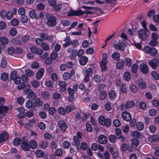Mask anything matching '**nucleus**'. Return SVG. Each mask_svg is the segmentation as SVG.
Returning a JSON list of instances; mask_svg holds the SVG:
<instances>
[{"label":"nucleus","instance_id":"obj_1","mask_svg":"<svg viewBox=\"0 0 159 159\" xmlns=\"http://www.w3.org/2000/svg\"><path fill=\"white\" fill-rule=\"evenodd\" d=\"M147 24V23L145 20H143L141 23V24L144 29L140 30V38L143 41H146L148 37V35L146 32L148 30L146 27Z\"/></svg>","mask_w":159,"mask_h":159},{"label":"nucleus","instance_id":"obj_2","mask_svg":"<svg viewBox=\"0 0 159 159\" xmlns=\"http://www.w3.org/2000/svg\"><path fill=\"white\" fill-rule=\"evenodd\" d=\"M126 42L125 40L121 39L118 41L117 43H115L113 44L114 48L117 51H124L125 49V47L126 45Z\"/></svg>","mask_w":159,"mask_h":159},{"label":"nucleus","instance_id":"obj_3","mask_svg":"<svg viewBox=\"0 0 159 159\" xmlns=\"http://www.w3.org/2000/svg\"><path fill=\"white\" fill-rule=\"evenodd\" d=\"M98 121L99 123L101 125L106 126L108 127L110 126L111 124V119L109 118L106 119L103 116H101L99 117Z\"/></svg>","mask_w":159,"mask_h":159},{"label":"nucleus","instance_id":"obj_4","mask_svg":"<svg viewBox=\"0 0 159 159\" xmlns=\"http://www.w3.org/2000/svg\"><path fill=\"white\" fill-rule=\"evenodd\" d=\"M48 21L47 24L50 27L55 26L57 24V18L56 17L52 16L49 15L47 17Z\"/></svg>","mask_w":159,"mask_h":159},{"label":"nucleus","instance_id":"obj_5","mask_svg":"<svg viewBox=\"0 0 159 159\" xmlns=\"http://www.w3.org/2000/svg\"><path fill=\"white\" fill-rule=\"evenodd\" d=\"M89 66L86 70L85 76L84 79V81L86 82L89 81V77L92 75L93 73L92 68L94 67L93 65L91 64Z\"/></svg>","mask_w":159,"mask_h":159},{"label":"nucleus","instance_id":"obj_6","mask_svg":"<svg viewBox=\"0 0 159 159\" xmlns=\"http://www.w3.org/2000/svg\"><path fill=\"white\" fill-rule=\"evenodd\" d=\"M25 93L27 95V97L28 99L31 100H34L36 97L35 93L33 90L30 89V87L28 86V88L24 89Z\"/></svg>","mask_w":159,"mask_h":159},{"label":"nucleus","instance_id":"obj_7","mask_svg":"<svg viewBox=\"0 0 159 159\" xmlns=\"http://www.w3.org/2000/svg\"><path fill=\"white\" fill-rule=\"evenodd\" d=\"M83 14V11L81 9H80L76 11L71 10L68 12L67 15L68 16H80Z\"/></svg>","mask_w":159,"mask_h":159},{"label":"nucleus","instance_id":"obj_8","mask_svg":"<svg viewBox=\"0 0 159 159\" xmlns=\"http://www.w3.org/2000/svg\"><path fill=\"white\" fill-rule=\"evenodd\" d=\"M21 148L23 151L27 152L30 150V148L28 140H23L21 143Z\"/></svg>","mask_w":159,"mask_h":159},{"label":"nucleus","instance_id":"obj_9","mask_svg":"<svg viewBox=\"0 0 159 159\" xmlns=\"http://www.w3.org/2000/svg\"><path fill=\"white\" fill-rule=\"evenodd\" d=\"M149 65L153 69H156L159 65V59L155 58L149 61Z\"/></svg>","mask_w":159,"mask_h":159},{"label":"nucleus","instance_id":"obj_10","mask_svg":"<svg viewBox=\"0 0 159 159\" xmlns=\"http://www.w3.org/2000/svg\"><path fill=\"white\" fill-rule=\"evenodd\" d=\"M40 37L42 39L44 40H48L50 42H52L53 41L52 36H49L46 33H42L40 34Z\"/></svg>","mask_w":159,"mask_h":159},{"label":"nucleus","instance_id":"obj_11","mask_svg":"<svg viewBox=\"0 0 159 159\" xmlns=\"http://www.w3.org/2000/svg\"><path fill=\"white\" fill-rule=\"evenodd\" d=\"M122 118L125 121H129L131 120V116L130 113L127 111H124L121 114Z\"/></svg>","mask_w":159,"mask_h":159},{"label":"nucleus","instance_id":"obj_12","mask_svg":"<svg viewBox=\"0 0 159 159\" xmlns=\"http://www.w3.org/2000/svg\"><path fill=\"white\" fill-rule=\"evenodd\" d=\"M58 124L61 130L63 132H65L68 127L66 123L63 120L59 121Z\"/></svg>","mask_w":159,"mask_h":159},{"label":"nucleus","instance_id":"obj_13","mask_svg":"<svg viewBox=\"0 0 159 159\" xmlns=\"http://www.w3.org/2000/svg\"><path fill=\"white\" fill-rule=\"evenodd\" d=\"M67 91L69 95L68 101L71 102L74 99V94L75 93V91L72 89L70 87H68L67 89Z\"/></svg>","mask_w":159,"mask_h":159},{"label":"nucleus","instance_id":"obj_14","mask_svg":"<svg viewBox=\"0 0 159 159\" xmlns=\"http://www.w3.org/2000/svg\"><path fill=\"white\" fill-rule=\"evenodd\" d=\"M99 143L101 144H106L107 141V139L106 136L103 134L100 135L98 138Z\"/></svg>","mask_w":159,"mask_h":159},{"label":"nucleus","instance_id":"obj_15","mask_svg":"<svg viewBox=\"0 0 159 159\" xmlns=\"http://www.w3.org/2000/svg\"><path fill=\"white\" fill-rule=\"evenodd\" d=\"M30 49L31 52L38 55H41L43 52V50L39 48L36 47L31 48Z\"/></svg>","mask_w":159,"mask_h":159},{"label":"nucleus","instance_id":"obj_16","mask_svg":"<svg viewBox=\"0 0 159 159\" xmlns=\"http://www.w3.org/2000/svg\"><path fill=\"white\" fill-rule=\"evenodd\" d=\"M58 85L60 86L59 90L60 92H63L66 90L67 84L66 82L60 81L58 83Z\"/></svg>","mask_w":159,"mask_h":159},{"label":"nucleus","instance_id":"obj_17","mask_svg":"<svg viewBox=\"0 0 159 159\" xmlns=\"http://www.w3.org/2000/svg\"><path fill=\"white\" fill-rule=\"evenodd\" d=\"M9 135L7 133L3 132L0 134V143L6 141L8 139Z\"/></svg>","mask_w":159,"mask_h":159},{"label":"nucleus","instance_id":"obj_18","mask_svg":"<svg viewBox=\"0 0 159 159\" xmlns=\"http://www.w3.org/2000/svg\"><path fill=\"white\" fill-rule=\"evenodd\" d=\"M140 69L141 72L144 74H147L149 71L148 66L144 64H142L140 65Z\"/></svg>","mask_w":159,"mask_h":159},{"label":"nucleus","instance_id":"obj_19","mask_svg":"<svg viewBox=\"0 0 159 159\" xmlns=\"http://www.w3.org/2000/svg\"><path fill=\"white\" fill-rule=\"evenodd\" d=\"M88 60V58L86 56H83L80 57L79 62L81 66H84L86 65Z\"/></svg>","mask_w":159,"mask_h":159},{"label":"nucleus","instance_id":"obj_20","mask_svg":"<svg viewBox=\"0 0 159 159\" xmlns=\"http://www.w3.org/2000/svg\"><path fill=\"white\" fill-rule=\"evenodd\" d=\"M125 64L124 61L123 59L119 60L116 64V67L117 69H121L124 66Z\"/></svg>","mask_w":159,"mask_h":159},{"label":"nucleus","instance_id":"obj_21","mask_svg":"<svg viewBox=\"0 0 159 159\" xmlns=\"http://www.w3.org/2000/svg\"><path fill=\"white\" fill-rule=\"evenodd\" d=\"M44 72V70L43 68L40 69L39 71L36 73V77L37 79L40 80L43 77Z\"/></svg>","mask_w":159,"mask_h":159},{"label":"nucleus","instance_id":"obj_22","mask_svg":"<svg viewBox=\"0 0 159 159\" xmlns=\"http://www.w3.org/2000/svg\"><path fill=\"white\" fill-rule=\"evenodd\" d=\"M30 148L34 149L38 146V143L34 139H31L29 142Z\"/></svg>","mask_w":159,"mask_h":159},{"label":"nucleus","instance_id":"obj_23","mask_svg":"<svg viewBox=\"0 0 159 159\" xmlns=\"http://www.w3.org/2000/svg\"><path fill=\"white\" fill-rule=\"evenodd\" d=\"M131 147L132 148L134 149L136 148L139 143V140L136 138H133L131 139Z\"/></svg>","mask_w":159,"mask_h":159},{"label":"nucleus","instance_id":"obj_24","mask_svg":"<svg viewBox=\"0 0 159 159\" xmlns=\"http://www.w3.org/2000/svg\"><path fill=\"white\" fill-rule=\"evenodd\" d=\"M108 96L109 98L111 100L115 99L116 96V91L112 89L110 90L108 92Z\"/></svg>","mask_w":159,"mask_h":159},{"label":"nucleus","instance_id":"obj_25","mask_svg":"<svg viewBox=\"0 0 159 159\" xmlns=\"http://www.w3.org/2000/svg\"><path fill=\"white\" fill-rule=\"evenodd\" d=\"M112 58L115 61H118L120 60V54L117 52H113L111 55Z\"/></svg>","mask_w":159,"mask_h":159},{"label":"nucleus","instance_id":"obj_26","mask_svg":"<svg viewBox=\"0 0 159 159\" xmlns=\"http://www.w3.org/2000/svg\"><path fill=\"white\" fill-rule=\"evenodd\" d=\"M124 61L125 64L126 66L128 68L131 66L132 62V60L130 58L128 57H125Z\"/></svg>","mask_w":159,"mask_h":159},{"label":"nucleus","instance_id":"obj_27","mask_svg":"<svg viewBox=\"0 0 159 159\" xmlns=\"http://www.w3.org/2000/svg\"><path fill=\"white\" fill-rule=\"evenodd\" d=\"M39 145L41 148L45 149L47 147L48 142L45 141H41L39 142Z\"/></svg>","mask_w":159,"mask_h":159},{"label":"nucleus","instance_id":"obj_28","mask_svg":"<svg viewBox=\"0 0 159 159\" xmlns=\"http://www.w3.org/2000/svg\"><path fill=\"white\" fill-rule=\"evenodd\" d=\"M124 79L126 81H129L130 80L131 75L130 72L128 71L125 72L123 75Z\"/></svg>","mask_w":159,"mask_h":159},{"label":"nucleus","instance_id":"obj_29","mask_svg":"<svg viewBox=\"0 0 159 159\" xmlns=\"http://www.w3.org/2000/svg\"><path fill=\"white\" fill-rule=\"evenodd\" d=\"M139 67L138 65L136 63L133 64L131 66V72L135 74L137 71Z\"/></svg>","mask_w":159,"mask_h":159},{"label":"nucleus","instance_id":"obj_30","mask_svg":"<svg viewBox=\"0 0 159 159\" xmlns=\"http://www.w3.org/2000/svg\"><path fill=\"white\" fill-rule=\"evenodd\" d=\"M8 110V107L5 106L3 105L0 106V114L2 113H7Z\"/></svg>","mask_w":159,"mask_h":159},{"label":"nucleus","instance_id":"obj_31","mask_svg":"<svg viewBox=\"0 0 159 159\" xmlns=\"http://www.w3.org/2000/svg\"><path fill=\"white\" fill-rule=\"evenodd\" d=\"M0 42L4 45H7L8 43V40L6 37L2 36L0 38Z\"/></svg>","mask_w":159,"mask_h":159},{"label":"nucleus","instance_id":"obj_32","mask_svg":"<svg viewBox=\"0 0 159 159\" xmlns=\"http://www.w3.org/2000/svg\"><path fill=\"white\" fill-rule=\"evenodd\" d=\"M44 154V152L43 151L41 150H37L35 152V155L38 158L43 157Z\"/></svg>","mask_w":159,"mask_h":159},{"label":"nucleus","instance_id":"obj_33","mask_svg":"<svg viewBox=\"0 0 159 159\" xmlns=\"http://www.w3.org/2000/svg\"><path fill=\"white\" fill-rule=\"evenodd\" d=\"M50 95L49 92L47 91H44L42 93V96L44 99H48Z\"/></svg>","mask_w":159,"mask_h":159},{"label":"nucleus","instance_id":"obj_34","mask_svg":"<svg viewBox=\"0 0 159 159\" xmlns=\"http://www.w3.org/2000/svg\"><path fill=\"white\" fill-rule=\"evenodd\" d=\"M21 142V139L18 137L15 138L13 141V144L16 146L20 145Z\"/></svg>","mask_w":159,"mask_h":159},{"label":"nucleus","instance_id":"obj_35","mask_svg":"<svg viewBox=\"0 0 159 159\" xmlns=\"http://www.w3.org/2000/svg\"><path fill=\"white\" fill-rule=\"evenodd\" d=\"M11 43L14 45H19L21 44V41L17 38L12 39H11Z\"/></svg>","mask_w":159,"mask_h":159},{"label":"nucleus","instance_id":"obj_36","mask_svg":"<svg viewBox=\"0 0 159 159\" xmlns=\"http://www.w3.org/2000/svg\"><path fill=\"white\" fill-rule=\"evenodd\" d=\"M116 139H117V137L113 134H111L109 137V141L113 143H115Z\"/></svg>","mask_w":159,"mask_h":159},{"label":"nucleus","instance_id":"obj_37","mask_svg":"<svg viewBox=\"0 0 159 159\" xmlns=\"http://www.w3.org/2000/svg\"><path fill=\"white\" fill-rule=\"evenodd\" d=\"M18 76V73L16 71H13L11 72L10 74V78L12 80H14Z\"/></svg>","mask_w":159,"mask_h":159},{"label":"nucleus","instance_id":"obj_38","mask_svg":"<svg viewBox=\"0 0 159 159\" xmlns=\"http://www.w3.org/2000/svg\"><path fill=\"white\" fill-rule=\"evenodd\" d=\"M106 95V92L105 91H102L99 93L100 98L102 100L105 99Z\"/></svg>","mask_w":159,"mask_h":159},{"label":"nucleus","instance_id":"obj_39","mask_svg":"<svg viewBox=\"0 0 159 159\" xmlns=\"http://www.w3.org/2000/svg\"><path fill=\"white\" fill-rule=\"evenodd\" d=\"M8 75L7 74L4 72L2 73L1 76V79L2 80L6 81L8 80Z\"/></svg>","mask_w":159,"mask_h":159},{"label":"nucleus","instance_id":"obj_40","mask_svg":"<svg viewBox=\"0 0 159 159\" xmlns=\"http://www.w3.org/2000/svg\"><path fill=\"white\" fill-rule=\"evenodd\" d=\"M134 103L132 101H127L126 102L125 107L128 108H131L134 106Z\"/></svg>","mask_w":159,"mask_h":159},{"label":"nucleus","instance_id":"obj_41","mask_svg":"<svg viewBox=\"0 0 159 159\" xmlns=\"http://www.w3.org/2000/svg\"><path fill=\"white\" fill-rule=\"evenodd\" d=\"M54 10L56 12H60L61 11L62 6L60 4H58L55 5L54 7H52Z\"/></svg>","mask_w":159,"mask_h":159},{"label":"nucleus","instance_id":"obj_42","mask_svg":"<svg viewBox=\"0 0 159 159\" xmlns=\"http://www.w3.org/2000/svg\"><path fill=\"white\" fill-rule=\"evenodd\" d=\"M73 139L74 141V143H72L73 145L76 146V144H80V142L79 141V138L77 137V136H75L73 137Z\"/></svg>","mask_w":159,"mask_h":159},{"label":"nucleus","instance_id":"obj_43","mask_svg":"<svg viewBox=\"0 0 159 159\" xmlns=\"http://www.w3.org/2000/svg\"><path fill=\"white\" fill-rule=\"evenodd\" d=\"M29 16L32 19L35 18L37 16L36 12L34 10L30 11L29 12Z\"/></svg>","mask_w":159,"mask_h":159},{"label":"nucleus","instance_id":"obj_44","mask_svg":"<svg viewBox=\"0 0 159 159\" xmlns=\"http://www.w3.org/2000/svg\"><path fill=\"white\" fill-rule=\"evenodd\" d=\"M31 84L34 88H38L40 84L39 82L36 80H33L31 82Z\"/></svg>","mask_w":159,"mask_h":159},{"label":"nucleus","instance_id":"obj_45","mask_svg":"<svg viewBox=\"0 0 159 159\" xmlns=\"http://www.w3.org/2000/svg\"><path fill=\"white\" fill-rule=\"evenodd\" d=\"M26 75L29 77H31L34 75L33 71L30 69H27L25 70Z\"/></svg>","mask_w":159,"mask_h":159},{"label":"nucleus","instance_id":"obj_46","mask_svg":"<svg viewBox=\"0 0 159 159\" xmlns=\"http://www.w3.org/2000/svg\"><path fill=\"white\" fill-rule=\"evenodd\" d=\"M62 77L64 80H67L69 79L71 77L70 76L69 73L65 72L63 74Z\"/></svg>","mask_w":159,"mask_h":159},{"label":"nucleus","instance_id":"obj_47","mask_svg":"<svg viewBox=\"0 0 159 159\" xmlns=\"http://www.w3.org/2000/svg\"><path fill=\"white\" fill-rule=\"evenodd\" d=\"M121 91L123 93H126L127 92L126 89V85L125 84H122L120 87Z\"/></svg>","mask_w":159,"mask_h":159},{"label":"nucleus","instance_id":"obj_48","mask_svg":"<svg viewBox=\"0 0 159 159\" xmlns=\"http://www.w3.org/2000/svg\"><path fill=\"white\" fill-rule=\"evenodd\" d=\"M63 148L64 149H68L70 146V143L68 141H64L63 143Z\"/></svg>","mask_w":159,"mask_h":159},{"label":"nucleus","instance_id":"obj_49","mask_svg":"<svg viewBox=\"0 0 159 159\" xmlns=\"http://www.w3.org/2000/svg\"><path fill=\"white\" fill-rule=\"evenodd\" d=\"M30 38L28 35H25L22 37L21 41L23 43L27 42Z\"/></svg>","mask_w":159,"mask_h":159},{"label":"nucleus","instance_id":"obj_50","mask_svg":"<svg viewBox=\"0 0 159 159\" xmlns=\"http://www.w3.org/2000/svg\"><path fill=\"white\" fill-rule=\"evenodd\" d=\"M55 153L57 156L61 157L63 154L62 150L61 148H57L56 150Z\"/></svg>","mask_w":159,"mask_h":159},{"label":"nucleus","instance_id":"obj_51","mask_svg":"<svg viewBox=\"0 0 159 159\" xmlns=\"http://www.w3.org/2000/svg\"><path fill=\"white\" fill-rule=\"evenodd\" d=\"M7 52L9 55H12L15 52L14 48L12 47L8 48Z\"/></svg>","mask_w":159,"mask_h":159},{"label":"nucleus","instance_id":"obj_52","mask_svg":"<svg viewBox=\"0 0 159 159\" xmlns=\"http://www.w3.org/2000/svg\"><path fill=\"white\" fill-rule=\"evenodd\" d=\"M50 57L53 60H55L58 57V54L56 52H53L51 53Z\"/></svg>","mask_w":159,"mask_h":159},{"label":"nucleus","instance_id":"obj_53","mask_svg":"<svg viewBox=\"0 0 159 159\" xmlns=\"http://www.w3.org/2000/svg\"><path fill=\"white\" fill-rule=\"evenodd\" d=\"M131 91L133 93H135L137 91L138 89L137 87L134 84H133L130 86Z\"/></svg>","mask_w":159,"mask_h":159},{"label":"nucleus","instance_id":"obj_54","mask_svg":"<svg viewBox=\"0 0 159 159\" xmlns=\"http://www.w3.org/2000/svg\"><path fill=\"white\" fill-rule=\"evenodd\" d=\"M33 105V102L30 100L27 101L25 104L26 107L28 109L32 107Z\"/></svg>","mask_w":159,"mask_h":159},{"label":"nucleus","instance_id":"obj_55","mask_svg":"<svg viewBox=\"0 0 159 159\" xmlns=\"http://www.w3.org/2000/svg\"><path fill=\"white\" fill-rule=\"evenodd\" d=\"M57 111L60 114L64 115L66 113L65 109L62 107H59L58 108Z\"/></svg>","mask_w":159,"mask_h":159},{"label":"nucleus","instance_id":"obj_56","mask_svg":"<svg viewBox=\"0 0 159 159\" xmlns=\"http://www.w3.org/2000/svg\"><path fill=\"white\" fill-rule=\"evenodd\" d=\"M11 25L14 26L18 25L19 23V20L16 19H12L11 21Z\"/></svg>","mask_w":159,"mask_h":159},{"label":"nucleus","instance_id":"obj_57","mask_svg":"<svg viewBox=\"0 0 159 159\" xmlns=\"http://www.w3.org/2000/svg\"><path fill=\"white\" fill-rule=\"evenodd\" d=\"M157 53V51L154 48H151L149 52V53L152 56H154Z\"/></svg>","mask_w":159,"mask_h":159},{"label":"nucleus","instance_id":"obj_58","mask_svg":"<svg viewBox=\"0 0 159 159\" xmlns=\"http://www.w3.org/2000/svg\"><path fill=\"white\" fill-rule=\"evenodd\" d=\"M20 20L22 23H26L28 21V18L26 16L24 15L21 16Z\"/></svg>","mask_w":159,"mask_h":159},{"label":"nucleus","instance_id":"obj_59","mask_svg":"<svg viewBox=\"0 0 159 159\" xmlns=\"http://www.w3.org/2000/svg\"><path fill=\"white\" fill-rule=\"evenodd\" d=\"M52 96L54 99L57 100L61 98V95L57 92H55L52 94Z\"/></svg>","mask_w":159,"mask_h":159},{"label":"nucleus","instance_id":"obj_60","mask_svg":"<svg viewBox=\"0 0 159 159\" xmlns=\"http://www.w3.org/2000/svg\"><path fill=\"white\" fill-rule=\"evenodd\" d=\"M18 13L21 15H25V10L23 7L19 8L18 10Z\"/></svg>","mask_w":159,"mask_h":159},{"label":"nucleus","instance_id":"obj_61","mask_svg":"<svg viewBox=\"0 0 159 159\" xmlns=\"http://www.w3.org/2000/svg\"><path fill=\"white\" fill-rule=\"evenodd\" d=\"M7 13V11L5 10H2L0 13V16L3 19L5 18L6 17Z\"/></svg>","mask_w":159,"mask_h":159},{"label":"nucleus","instance_id":"obj_62","mask_svg":"<svg viewBox=\"0 0 159 159\" xmlns=\"http://www.w3.org/2000/svg\"><path fill=\"white\" fill-rule=\"evenodd\" d=\"M9 33L12 36H15L17 34V31L16 29L12 28L9 31Z\"/></svg>","mask_w":159,"mask_h":159},{"label":"nucleus","instance_id":"obj_63","mask_svg":"<svg viewBox=\"0 0 159 159\" xmlns=\"http://www.w3.org/2000/svg\"><path fill=\"white\" fill-rule=\"evenodd\" d=\"M38 126L41 130H44L46 128L45 124L44 123L42 122H40L39 123Z\"/></svg>","mask_w":159,"mask_h":159},{"label":"nucleus","instance_id":"obj_64","mask_svg":"<svg viewBox=\"0 0 159 159\" xmlns=\"http://www.w3.org/2000/svg\"><path fill=\"white\" fill-rule=\"evenodd\" d=\"M113 124L115 127H118L121 125V122L119 120L115 119L113 121Z\"/></svg>","mask_w":159,"mask_h":159}]
</instances>
